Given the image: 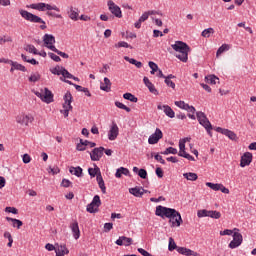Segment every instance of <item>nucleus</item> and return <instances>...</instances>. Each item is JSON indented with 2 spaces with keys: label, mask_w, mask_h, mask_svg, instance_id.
<instances>
[{
  "label": "nucleus",
  "mask_w": 256,
  "mask_h": 256,
  "mask_svg": "<svg viewBox=\"0 0 256 256\" xmlns=\"http://www.w3.org/2000/svg\"><path fill=\"white\" fill-rule=\"evenodd\" d=\"M171 47L172 49H174V51L180 53L177 54L176 57L177 59L182 61V63H187V61H189V51H191V47H189L187 43L183 41H176L174 44L171 45Z\"/></svg>",
  "instance_id": "obj_1"
},
{
  "label": "nucleus",
  "mask_w": 256,
  "mask_h": 256,
  "mask_svg": "<svg viewBox=\"0 0 256 256\" xmlns=\"http://www.w3.org/2000/svg\"><path fill=\"white\" fill-rule=\"evenodd\" d=\"M19 13L21 17L24 18L25 21H29V23H40V29H42V31H44V29H47V25H45L43 18L23 9H20Z\"/></svg>",
  "instance_id": "obj_2"
},
{
  "label": "nucleus",
  "mask_w": 256,
  "mask_h": 256,
  "mask_svg": "<svg viewBox=\"0 0 256 256\" xmlns=\"http://www.w3.org/2000/svg\"><path fill=\"white\" fill-rule=\"evenodd\" d=\"M155 215L162 219L166 217L167 219H171L170 221H173V217L179 216V211H176L174 208H167L159 205L156 207Z\"/></svg>",
  "instance_id": "obj_3"
},
{
  "label": "nucleus",
  "mask_w": 256,
  "mask_h": 256,
  "mask_svg": "<svg viewBox=\"0 0 256 256\" xmlns=\"http://www.w3.org/2000/svg\"><path fill=\"white\" fill-rule=\"evenodd\" d=\"M196 117L198 119V122L206 129L208 135L210 137H213V133L211 130L213 129V125H211V122L207 118V115H205L202 111H199L196 113Z\"/></svg>",
  "instance_id": "obj_4"
},
{
  "label": "nucleus",
  "mask_w": 256,
  "mask_h": 256,
  "mask_svg": "<svg viewBox=\"0 0 256 256\" xmlns=\"http://www.w3.org/2000/svg\"><path fill=\"white\" fill-rule=\"evenodd\" d=\"M71 103H73V95H71V92L68 91L64 95L63 110H60V113L66 118L69 117V111L73 110Z\"/></svg>",
  "instance_id": "obj_5"
},
{
  "label": "nucleus",
  "mask_w": 256,
  "mask_h": 256,
  "mask_svg": "<svg viewBox=\"0 0 256 256\" xmlns=\"http://www.w3.org/2000/svg\"><path fill=\"white\" fill-rule=\"evenodd\" d=\"M36 97H39V99H41V101H43V103H53V92H51V90H49V88H44V92L43 90H41V92L36 91L35 92Z\"/></svg>",
  "instance_id": "obj_6"
},
{
  "label": "nucleus",
  "mask_w": 256,
  "mask_h": 256,
  "mask_svg": "<svg viewBox=\"0 0 256 256\" xmlns=\"http://www.w3.org/2000/svg\"><path fill=\"white\" fill-rule=\"evenodd\" d=\"M101 207V197L95 195L90 204L86 206V211L88 213H99V208Z\"/></svg>",
  "instance_id": "obj_7"
},
{
  "label": "nucleus",
  "mask_w": 256,
  "mask_h": 256,
  "mask_svg": "<svg viewBox=\"0 0 256 256\" xmlns=\"http://www.w3.org/2000/svg\"><path fill=\"white\" fill-rule=\"evenodd\" d=\"M233 240L229 243L230 249H237V247H240V245L243 243V235L239 233V231H236L232 235Z\"/></svg>",
  "instance_id": "obj_8"
},
{
  "label": "nucleus",
  "mask_w": 256,
  "mask_h": 256,
  "mask_svg": "<svg viewBox=\"0 0 256 256\" xmlns=\"http://www.w3.org/2000/svg\"><path fill=\"white\" fill-rule=\"evenodd\" d=\"M104 151H105V147H103V146L94 148L90 152L91 161H101V157H103Z\"/></svg>",
  "instance_id": "obj_9"
},
{
  "label": "nucleus",
  "mask_w": 256,
  "mask_h": 256,
  "mask_svg": "<svg viewBox=\"0 0 256 256\" xmlns=\"http://www.w3.org/2000/svg\"><path fill=\"white\" fill-rule=\"evenodd\" d=\"M108 8L112 15L116 16L118 19H121V17H123L121 8L118 5H116V3L112 0L108 1Z\"/></svg>",
  "instance_id": "obj_10"
},
{
  "label": "nucleus",
  "mask_w": 256,
  "mask_h": 256,
  "mask_svg": "<svg viewBox=\"0 0 256 256\" xmlns=\"http://www.w3.org/2000/svg\"><path fill=\"white\" fill-rule=\"evenodd\" d=\"M160 139H163V131H161L159 128H156L155 133L149 136L148 143L149 145H156V143H159Z\"/></svg>",
  "instance_id": "obj_11"
},
{
  "label": "nucleus",
  "mask_w": 256,
  "mask_h": 256,
  "mask_svg": "<svg viewBox=\"0 0 256 256\" xmlns=\"http://www.w3.org/2000/svg\"><path fill=\"white\" fill-rule=\"evenodd\" d=\"M215 131L217 133H221L222 135H225L226 137H228V139H230L231 141H237V134H235V132L229 130V129H225V128H221V127H216Z\"/></svg>",
  "instance_id": "obj_12"
},
{
  "label": "nucleus",
  "mask_w": 256,
  "mask_h": 256,
  "mask_svg": "<svg viewBox=\"0 0 256 256\" xmlns=\"http://www.w3.org/2000/svg\"><path fill=\"white\" fill-rule=\"evenodd\" d=\"M253 161V154L251 152H245L240 161V167H247L251 165Z\"/></svg>",
  "instance_id": "obj_13"
},
{
  "label": "nucleus",
  "mask_w": 256,
  "mask_h": 256,
  "mask_svg": "<svg viewBox=\"0 0 256 256\" xmlns=\"http://www.w3.org/2000/svg\"><path fill=\"white\" fill-rule=\"evenodd\" d=\"M0 63H9L11 67H14L15 71H22V73H26L27 68L23 64H19L18 62H15L13 60H0Z\"/></svg>",
  "instance_id": "obj_14"
},
{
  "label": "nucleus",
  "mask_w": 256,
  "mask_h": 256,
  "mask_svg": "<svg viewBox=\"0 0 256 256\" xmlns=\"http://www.w3.org/2000/svg\"><path fill=\"white\" fill-rule=\"evenodd\" d=\"M118 135H119V126H117V123L113 122L108 132V139L110 141H115Z\"/></svg>",
  "instance_id": "obj_15"
},
{
  "label": "nucleus",
  "mask_w": 256,
  "mask_h": 256,
  "mask_svg": "<svg viewBox=\"0 0 256 256\" xmlns=\"http://www.w3.org/2000/svg\"><path fill=\"white\" fill-rule=\"evenodd\" d=\"M33 116L20 114L16 117V122L19 123V125H29V123H32Z\"/></svg>",
  "instance_id": "obj_16"
},
{
  "label": "nucleus",
  "mask_w": 256,
  "mask_h": 256,
  "mask_svg": "<svg viewBox=\"0 0 256 256\" xmlns=\"http://www.w3.org/2000/svg\"><path fill=\"white\" fill-rule=\"evenodd\" d=\"M116 245H119V247H129L133 243V238H129L127 236H120L116 241Z\"/></svg>",
  "instance_id": "obj_17"
},
{
  "label": "nucleus",
  "mask_w": 256,
  "mask_h": 256,
  "mask_svg": "<svg viewBox=\"0 0 256 256\" xmlns=\"http://www.w3.org/2000/svg\"><path fill=\"white\" fill-rule=\"evenodd\" d=\"M43 41L47 49H51V47H55V36H53V34H45L43 36Z\"/></svg>",
  "instance_id": "obj_18"
},
{
  "label": "nucleus",
  "mask_w": 256,
  "mask_h": 256,
  "mask_svg": "<svg viewBox=\"0 0 256 256\" xmlns=\"http://www.w3.org/2000/svg\"><path fill=\"white\" fill-rule=\"evenodd\" d=\"M157 109H159L160 111L163 109L165 115H167V117H169L170 119H173L175 117V111H173V109L169 105H158Z\"/></svg>",
  "instance_id": "obj_19"
},
{
  "label": "nucleus",
  "mask_w": 256,
  "mask_h": 256,
  "mask_svg": "<svg viewBox=\"0 0 256 256\" xmlns=\"http://www.w3.org/2000/svg\"><path fill=\"white\" fill-rule=\"evenodd\" d=\"M177 252L180 255H185V256H200L198 252L193 251L189 248H185V247H179L177 248Z\"/></svg>",
  "instance_id": "obj_20"
},
{
  "label": "nucleus",
  "mask_w": 256,
  "mask_h": 256,
  "mask_svg": "<svg viewBox=\"0 0 256 256\" xmlns=\"http://www.w3.org/2000/svg\"><path fill=\"white\" fill-rule=\"evenodd\" d=\"M144 81V85L147 86V88L149 89L150 93H152L153 95H159V91H157L155 89V85L149 80V78L147 76H145L143 78Z\"/></svg>",
  "instance_id": "obj_21"
},
{
  "label": "nucleus",
  "mask_w": 256,
  "mask_h": 256,
  "mask_svg": "<svg viewBox=\"0 0 256 256\" xmlns=\"http://www.w3.org/2000/svg\"><path fill=\"white\" fill-rule=\"evenodd\" d=\"M70 229L74 239H79V237H81V231L79 230V223L77 221L70 225Z\"/></svg>",
  "instance_id": "obj_22"
},
{
  "label": "nucleus",
  "mask_w": 256,
  "mask_h": 256,
  "mask_svg": "<svg viewBox=\"0 0 256 256\" xmlns=\"http://www.w3.org/2000/svg\"><path fill=\"white\" fill-rule=\"evenodd\" d=\"M169 223H171V227H181L183 223V218L181 217V213H179V216H174L172 221L171 218H169Z\"/></svg>",
  "instance_id": "obj_23"
},
{
  "label": "nucleus",
  "mask_w": 256,
  "mask_h": 256,
  "mask_svg": "<svg viewBox=\"0 0 256 256\" xmlns=\"http://www.w3.org/2000/svg\"><path fill=\"white\" fill-rule=\"evenodd\" d=\"M69 173H71V175H75V177H83V168H81V166H71L69 168Z\"/></svg>",
  "instance_id": "obj_24"
},
{
  "label": "nucleus",
  "mask_w": 256,
  "mask_h": 256,
  "mask_svg": "<svg viewBox=\"0 0 256 256\" xmlns=\"http://www.w3.org/2000/svg\"><path fill=\"white\" fill-rule=\"evenodd\" d=\"M68 15L72 19V21H78L79 20V9L73 8V6H71L70 10L68 11Z\"/></svg>",
  "instance_id": "obj_25"
},
{
  "label": "nucleus",
  "mask_w": 256,
  "mask_h": 256,
  "mask_svg": "<svg viewBox=\"0 0 256 256\" xmlns=\"http://www.w3.org/2000/svg\"><path fill=\"white\" fill-rule=\"evenodd\" d=\"M56 256H65L69 255V249H67L66 245H60L57 249H55Z\"/></svg>",
  "instance_id": "obj_26"
},
{
  "label": "nucleus",
  "mask_w": 256,
  "mask_h": 256,
  "mask_svg": "<svg viewBox=\"0 0 256 256\" xmlns=\"http://www.w3.org/2000/svg\"><path fill=\"white\" fill-rule=\"evenodd\" d=\"M122 175H125L126 177H128V175H130L129 169H127L125 167L118 168L116 170L115 177L117 179H121Z\"/></svg>",
  "instance_id": "obj_27"
},
{
  "label": "nucleus",
  "mask_w": 256,
  "mask_h": 256,
  "mask_svg": "<svg viewBox=\"0 0 256 256\" xmlns=\"http://www.w3.org/2000/svg\"><path fill=\"white\" fill-rule=\"evenodd\" d=\"M101 91H105L106 93H109L111 91V80L109 78H104V84L100 86Z\"/></svg>",
  "instance_id": "obj_28"
},
{
  "label": "nucleus",
  "mask_w": 256,
  "mask_h": 256,
  "mask_svg": "<svg viewBox=\"0 0 256 256\" xmlns=\"http://www.w3.org/2000/svg\"><path fill=\"white\" fill-rule=\"evenodd\" d=\"M46 3L40 2L36 4H30L27 7L29 9H35L36 11H45Z\"/></svg>",
  "instance_id": "obj_29"
},
{
  "label": "nucleus",
  "mask_w": 256,
  "mask_h": 256,
  "mask_svg": "<svg viewBox=\"0 0 256 256\" xmlns=\"http://www.w3.org/2000/svg\"><path fill=\"white\" fill-rule=\"evenodd\" d=\"M101 173V169L97 164H94V168H88V174L90 177H97Z\"/></svg>",
  "instance_id": "obj_30"
},
{
  "label": "nucleus",
  "mask_w": 256,
  "mask_h": 256,
  "mask_svg": "<svg viewBox=\"0 0 256 256\" xmlns=\"http://www.w3.org/2000/svg\"><path fill=\"white\" fill-rule=\"evenodd\" d=\"M123 99H126V101H131V103H137V101H139L135 95L129 92L123 94Z\"/></svg>",
  "instance_id": "obj_31"
},
{
  "label": "nucleus",
  "mask_w": 256,
  "mask_h": 256,
  "mask_svg": "<svg viewBox=\"0 0 256 256\" xmlns=\"http://www.w3.org/2000/svg\"><path fill=\"white\" fill-rule=\"evenodd\" d=\"M6 220L11 221L13 223V227H17V229H21L23 227V221L11 217H6Z\"/></svg>",
  "instance_id": "obj_32"
},
{
  "label": "nucleus",
  "mask_w": 256,
  "mask_h": 256,
  "mask_svg": "<svg viewBox=\"0 0 256 256\" xmlns=\"http://www.w3.org/2000/svg\"><path fill=\"white\" fill-rule=\"evenodd\" d=\"M50 51H53L54 53H57L60 57H63V59H69V54L65 52H61V50L57 49L55 46H50Z\"/></svg>",
  "instance_id": "obj_33"
},
{
  "label": "nucleus",
  "mask_w": 256,
  "mask_h": 256,
  "mask_svg": "<svg viewBox=\"0 0 256 256\" xmlns=\"http://www.w3.org/2000/svg\"><path fill=\"white\" fill-rule=\"evenodd\" d=\"M183 177L187 179V181H197V179L199 178V176H197V173L193 172L184 173Z\"/></svg>",
  "instance_id": "obj_34"
},
{
  "label": "nucleus",
  "mask_w": 256,
  "mask_h": 256,
  "mask_svg": "<svg viewBox=\"0 0 256 256\" xmlns=\"http://www.w3.org/2000/svg\"><path fill=\"white\" fill-rule=\"evenodd\" d=\"M206 83H209L210 85H217V81H219V77L215 75H209L205 77Z\"/></svg>",
  "instance_id": "obj_35"
},
{
  "label": "nucleus",
  "mask_w": 256,
  "mask_h": 256,
  "mask_svg": "<svg viewBox=\"0 0 256 256\" xmlns=\"http://www.w3.org/2000/svg\"><path fill=\"white\" fill-rule=\"evenodd\" d=\"M129 193H131V195H134V197H143V192H141V188L139 187L130 188Z\"/></svg>",
  "instance_id": "obj_36"
},
{
  "label": "nucleus",
  "mask_w": 256,
  "mask_h": 256,
  "mask_svg": "<svg viewBox=\"0 0 256 256\" xmlns=\"http://www.w3.org/2000/svg\"><path fill=\"white\" fill-rule=\"evenodd\" d=\"M178 155L179 157H184V159H188V161H195V157L187 153L185 150L179 151Z\"/></svg>",
  "instance_id": "obj_37"
},
{
  "label": "nucleus",
  "mask_w": 256,
  "mask_h": 256,
  "mask_svg": "<svg viewBox=\"0 0 256 256\" xmlns=\"http://www.w3.org/2000/svg\"><path fill=\"white\" fill-rule=\"evenodd\" d=\"M177 251V249H179L178 245L175 243V240L173 239V237L169 238V244H168V251Z\"/></svg>",
  "instance_id": "obj_38"
},
{
  "label": "nucleus",
  "mask_w": 256,
  "mask_h": 256,
  "mask_svg": "<svg viewBox=\"0 0 256 256\" xmlns=\"http://www.w3.org/2000/svg\"><path fill=\"white\" fill-rule=\"evenodd\" d=\"M230 46L228 44H223L220 46L216 52V57H219L222 53H225V51H229Z\"/></svg>",
  "instance_id": "obj_39"
},
{
  "label": "nucleus",
  "mask_w": 256,
  "mask_h": 256,
  "mask_svg": "<svg viewBox=\"0 0 256 256\" xmlns=\"http://www.w3.org/2000/svg\"><path fill=\"white\" fill-rule=\"evenodd\" d=\"M148 65L151 69V71H150L151 75H155V73H157V71H159V66L155 62L150 61V62H148Z\"/></svg>",
  "instance_id": "obj_40"
},
{
  "label": "nucleus",
  "mask_w": 256,
  "mask_h": 256,
  "mask_svg": "<svg viewBox=\"0 0 256 256\" xmlns=\"http://www.w3.org/2000/svg\"><path fill=\"white\" fill-rule=\"evenodd\" d=\"M213 33H215V29L207 28L202 31L201 35L202 37L209 38L211 35H213Z\"/></svg>",
  "instance_id": "obj_41"
},
{
  "label": "nucleus",
  "mask_w": 256,
  "mask_h": 256,
  "mask_svg": "<svg viewBox=\"0 0 256 256\" xmlns=\"http://www.w3.org/2000/svg\"><path fill=\"white\" fill-rule=\"evenodd\" d=\"M60 75H62V77H64V79H71L73 77V74H71L67 69H65V67L61 66V73Z\"/></svg>",
  "instance_id": "obj_42"
},
{
  "label": "nucleus",
  "mask_w": 256,
  "mask_h": 256,
  "mask_svg": "<svg viewBox=\"0 0 256 256\" xmlns=\"http://www.w3.org/2000/svg\"><path fill=\"white\" fill-rule=\"evenodd\" d=\"M208 217H211V219H221V212L217 210H210Z\"/></svg>",
  "instance_id": "obj_43"
},
{
  "label": "nucleus",
  "mask_w": 256,
  "mask_h": 256,
  "mask_svg": "<svg viewBox=\"0 0 256 256\" xmlns=\"http://www.w3.org/2000/svg\"><path fill=\"white\" fill-rule=\"evenodd\" d=\"M116 49H119L121 47H124L125 49H133V46L129 45V43L125 41H120L117 44H115Z\"/></svg>",
  "instance_id": "obj_44"
},
{
  "label": "nucleus",
  "mask_w": 256,
  "mask_h": 256,
  "mask_svg": "<svg viewBox=\"0 0 256 256\" xmlns=\"http://www.w3.org/2000/svg\"><path fill=\"white\" fill-rule=\"evenodd\" d=\"M24 49H25V51H28V53H33V55L39 54V51H37V48H35L31 44L26 45V47Z\"/></svg>",
  "instance_id": "obj_45"
},
{
  "label": "nucleus",
  "mask_w": 256,
  "mask_h": 256,
  "mask_svg": "<svg viewBox=\"0 0 256 256\" xmlns=\"http://www.w3.org/2000/svg\"><path fill=\"white\" fill-rule=\"evenodd\" d=\"M177 155V149L173 147L166 148V151L161 152V155Z\"/></svg>",
  "instance_id": "obj_46"
},
{
  "label": "nucleus",
  "mask_w": 256,
  "mask_h": 256,
  "mask_svg": "<svg viewBox=\"0 0 256 256\" xmlns=\"http://www.w3.org/2000/svg\"><path fill=\"white\" fill-rule=\"evenodd\" d=\"M115 105L118 107V109H123L124 111H126L127 113H131V108L127 107L125 104L116 101Z\"/></svg>",
  "instance_id": "obj_47"
},
{
  "label": "nucleus",
  "mask_w": 256,
  "mask_h": 256,
  "mask_svg": "<svg viewBox=\"0 0 256 256\" xmlns=\"http://www.w3.org/2000/svg\"><path fill=\"white\" fill-rule=\"evenodd\" d=\"M209 211L210 210H207V209L198 210L197 217H199V219L203 217H209Z\"/></svg>",
  "instance_id": "obj_48"
},
{
  "label": "nucleus",
  "mask_w": 256,
  "mask_h": 256,
  "mask_svg": "<svg viewBox=\"0 0 256 256\" xmlns=\"http://www.w3.org/2000/svg\"><path fill=\"white\" fill-rule=\"evenodd\" d=\"M41 79V75L39 73L31 74V76L28 78L30 83H37Z\"/></svg>",
  "instance_id": "obj_49"
},
{
  "label": "nucleus",
  "mask_w": 256,
  "mask_h": 256,
  "mask_svg": "<svg viewBox=\"0 0 256 256\" xmlns=\"http://www.w3.org/2000/svg\"><path fill=\"white\" fill-rule=\"evenodd\" d=\"M220 185H221V184H215V183H212V182H207V183H206V187H209V188L212 189L213 191H219Z\"/></svg>",
  "instance_id": "obj_50"
},
{
  "label": "nucleus",
  "mask_w": 256,
  "mask_h": 256,
  "mask_svg": "<svg viewBox=\"0 0 256 256\" xmlns=\"http://www.w3.org/2000/svg\"><path fill=\"white\" fill-rule=\"evenodd\" d=\"M237 231H239V228H234L233 230L225 229L224 231H220V235H233Z\"/></svg>",
  "instance_id": "obj_51"
},
{
  "label": "nucleus",
  "mask_w": 256,
  "mask_h": 256,
  "mask_svg": "<svg viewBox=\"0 0 256 256\" xmlns=\"http://www.w3.org/2000/svg\"><path fill=\"white\" fill-rule=\"evenodd\" d=\"M48 56L50 57V59H52V61H55L56 63H59V61H61V57L53 52H49Z\"/></svg>",
  "instance_id": "obj_52"
},
{
  "label": "nucleus",
  "mask_w": 256,
  "mask_h": 256,
  "mask_svg": "<svg viewBox=\"0 0 256 256\" xmlns=\"http://www.w3.org/2000/svg\"><path fill=\"white\" fill-rule=\"evenodd\" d=\"M50 72L52 73V75H61V67L57 65L56 67L51 68Z\"/></svg>",
  "instance_id": "obj_53"
},
{
  "label": "nucleus",
  "mask_w": 256,
  "mask_h": 256,
  "mask_svg": "<svg viewBox=\"0 0 256 256\" xmlns=\"http://www.w3.org/2000/svg\"><path fill=\"white\" fill-rule=\"evenodd\" d=\"M138 176H139L140 179H147V170L141 168L138 171Z\"/></svg>",
  "instance_id": "obj_54"
},
{
  "label": "nucleus",
  "mask_w": 256,
  "mask_h": 256,
  "mask_svg": "<svg viewBox=\"0 0 256 256\" xmlns=\"http://www.w3.org/2000/svg\"><path fill=\"white\" fill-rule=\"evenodd\" d=\"M87 147L83 145V139H80V143L76 145V151H85Z\"/></svg>",
  "instance_id": "obj_55"
},
{
  "label": "nucleus",
  "mask_w": 256,
  "mask_h": 256,
  "mask_svg": "<svg viewBox=\"0 0 256 256\" xmlns=\"http://www.w3.org/2000/svg\"><path fill=\"white\" fill-rule=\"evenodd\" d=\"M45 9H47V11H57V13H59L61 11V9H59V7L57 6H51L50 4H46Z\"/></svg>",
  "instance_id": "obj_56"
},
{
  "label": "nucleus",
  "mask_w": 256,
  "mask_h": 256,
  "mask_svg": "<svg viewBox=\"0 0 256 256\" xmlns=\"http://www.w3.org/2000/svg\"><path fill=\"white\" fill-rule=\"evenodd\" d=\"M71 185H73V183L69 180V179H62V182H61V187H71Z\"/></svg>",
  "instance_id": "obj_57"
},
{
  "label": "nucleus",
  "mask_w": 256,
  "mask_h": 256,
  "mask_svg": "<svg viewBox=\"0 0 256 256\" xmlns=\"http://www.w3.org/2000/svg\"><path fill=\"white\" fill-rule=\"evenodd\" d=\"M189 141V138H184L183 140H180L179 142V151H185V143Z\"/></svg>",
  "instance_id": "obj_58"
},
{
  "label": "nucleus",
  "mask_w": 256,
  "mask_h": 256,
  "mask_svg": "<svg viewBox=\"0 0 256 256\" xmlns=\"http://www.w3.org/2000/svg\"><path fill=\"white\" fill-rule=\"evenodd\" d=\"M5 211L6 213H13V215H17V213H19V210L15 207H6Z\"/></svg>",
  "instance_id": "obj_59"
},
{
  "label": "nucleus",
  "mask_w": 256,
  "mask_h": 256,
  "mask_svg": "<svg viewBox=\"0 0 256 256\" xmlns=\"http://www.w3.org/2000/svg\"><path fill=\"white\" fill-rule=\"evenodd\" d=\"M22 161L27 165L28 163H31V156L29 154H24L22 156Z\"/></svg>",
  "instance_id": "obj_60"
},
{
  "label": "nucleus",
  "mask_w": 256,
  "mask_h": 256,
  "mask_svg": "<svg viewBox=\"0 0 256 256\" xmlns=\"http://www.w3.org/2000/svg\"><path fill=\"white\" fill-rule=\"evenodd\" d=\"M111 229H113V223L109 222V223L104 224L105 233H109V231H111Z\"/></svg>",
  "instance_id": "obj_61"
},
{
  "label": "nucleus",
  "mask_w": 256,
  "mask_h": 256,
  "mask_svg": "<svg viewBox=\"0 0 256 256\" xmlns=\"http://www.w3.org/2000/svg\"><path fill=\"white\" fill-rule=\"evenodd\" d=\"M149 19V13L148 12H144L142 14V17L139 18V20L142 22V23H145V21H147Z\"/></svg>",
  "instance_id": "obj_62"
},
{
  "label": "nucleus",
  "mask_w": 256,
  "mask_h": 256,
  "mask_svg": "<svg viewBox=\"0 0 256 256\" xmlns=\"http://www.w3.org/2000/svg\"><path fill=\"white\" fill-rule=\"evenodd\" d=\"M164 83H166L167 87H171V89H175V82L165 79Z\"/></svg>",
  "instance_id": "obj_63"
},
{
  "label": "nucleus",
  "mask_w": 256,
  "mask_h": 256,
  "mask_svg": "<svg viewBox=\"0 0 256 256\" xmlns=\"http://www.w3.org/2000/svg\"><path fill=\"white\" fill-rule=\"evenodd\" d=\"M156 175L159 179H163V169L161 167L156 168Z\"/></svg>",
  "instance_id": "obj_64"
}]
</instances>
